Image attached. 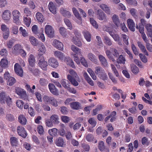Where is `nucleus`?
<instances>
[{
	"instance_id": "obj_14",
	"label": "nucleus",
	"mask_w": 152,
	"mask_h": 152,
	"mask_svg": "<svg viewBox=\"0 0 152 152\" xmlns=\"http://www.w3.org/2000/svg\"><path fill=\"white\" fill-rule=\"evenodd\" d=\"M38 51V58H42V57H43L42 55L45 54L46 51V48L43 43H42L39 47Z\"/></svg>"
},
{
	"instance_id": "obj_46",
	"label": "nucleus",
	"mask_w": 152,
	"mask_h": 152,
	"mask_svg": "<svg viewBox=\"0 0 152 152\" xmlns=\"http://www.w3.org/2000/svg\"><path fill=\"white\" fill-rule=\"evenodd\" d=\"M95 73L98 75H99L101 74L102 73L105 71L102 68L99 66L96 67L95 68Z\"/></svg>"
},
{
	"instance_id": "obj_24",
	"label": "nucleus",
	"mask_w": 152,
	"mask_h": 152,
	"mask_svg": "<svg viewBox=\"0 0 152 152\" xmlns=\"http://www.w3.org/2000/svg\"><path fill=\"white\" fill-rule=\"evenodd\" d=\"M64 59H65V61L67 65H69L73 68H75V67L74 63L70 57H65Z\"/></svg>"
},
{
	"instance_id": "obj_26",
	"label": "nucleus",
	"mask_w": 152,
	"mask_h": 152,
	"mask_svg": "<svg viewBox=\"0 0 152 152\" xmlns=\"http://www.w3.org/2000/svg\"><path fill=\"white\" fill-rule=\"evenodd\" d=\"M18 121L19 123L23 125L26 124L27 120L26 117L23 115H20L18 117Z\"/></svg>"
},
{
	"instance_id": "obj_2",
	"label": "nucleus",
	"mask_w": 152,
	"mask_h": 152,
	"mask_svg": "<svg viewBox=\"0 0 152 152\" xmlns=\"http://www.w3.org/2000/svg\"><path fill=\"white\" fill-rule=\"evenodd\" d=\"M4 78L7 80V85L12 86L16 82L15 78L12 77L10 76L8 72H6L4 74Z\"/></svg>"
},
{
	"instance_id": "obj_18",
	"label": "nucleus",
	"mask_w": 152,
	"mask_h": 152,
	"mask_svg": "<svg viewBox=\"0 0 152 152\" xmlns=\"http://www.w3.org/2000/svg\"><path fill=\"white\" fill-rule=\"evenodd\" d=\"M48 87L50 91L52 93L56 95H58V91L53 84H49L48 85Z\"/></svg>"
},
{
	"instance_id": "obj_60",
	"label": "nucleus",
	"mask_w": 152,
	"mask_h": 152,
	"mask_svg": "<svg viewBox=\"0 0 152 152\" xmlns=\"http://www.w3.org/2000/svg\"><path fill=\"white\" fill-rule=\"evenodd\" d=\"M90 20L91 23L94 27L96 28H98V25L96 21L93 18H90Z\"/></svg>"
},
{
	"instance_id": "obj_8",
	"label": "nucleus",
	"mask_w": 152,
	"mask_h": 152,
	"mask_svg": "<svg viewBox=\"0 0 152 152\" xmlns=\"http://www.w3.org/2000/svg\"><path fill=\"white\" fill-rule=\"evenodd\" d=\"M14 70L15 73L18 75L22 77L23 76V72L20 66L17 63L14 66Z\"/></svg>"
},
{
	"instance_id": "obj_58",
	"label": "nucleus",
	"mask_w": 152,
	"mask_h": 152,
	"mask_svg": "<svg viewBox=\"0 0 152 152\" xmlns=\"http://www.w3.org/2000/svg\"><path fill=\"white\" fill-rule=\"evenodd\" d=\"M11 29L12 30V32L13 34H18V28L17 26L15 25L13 26L11 28Z\"/></svg>"
},
{
	"instance_id": "obj_4",
	"label": "nucleus",
	"mask_w": 152,
	"mask_h": 152,
	"mask_svg": "<svg viewBox=\"0 0 152 152\" xmlns=\"http://www.w3.org/2000/svg\"><path fill=\"white\" fill-rule=\"evenodd\" d=\"M12 15L13 22L16 24L19 23V17L20 15V12L17 10H14L12 13Z\"/></svg>"
},
{
	"instance_id": "obj_42",
	"label": "nucleus",
	"mask_w": 152,
	"mask_h": 152,
	"mask_svg": "<svg viewBox=\"0 0 152 152\" xmlns=\"http://www.w3.org/2000/svg\"><path fill=\"white\" fill-rule=\"evenodd\" d=\"M36 18L39 22L42 23L44 20L43 16L42 14L39 12H37L36 14Z\"/></svg>"
},
{
	"instance_id": "obj_21",
	"label": "nucleus",
	"mask_w": 152,
	"mask_h": 152,
	"mask_svg": "<svg viewBox=\"0 0 152 152\" xmlns=\"http://www.w3.org/2000/svg\"><path fill=\"white\" fill-rule=\"evenodd\" d=\"M127 23L129 29L132 31H135V24L133 20L131 19L127 20Z\"/></svg>"
},
{
	"instance_id": "obj_45",
	"label": "nucleus",
	"mask_w": 152,
	"mask_h": 152,
	"mask_svg": "<svg viewBox=\"0 0 152 152\" xmlns=\"http://www.w3.org/2000/svg\"><path fill=\"white\" fill-rule=\"evenodd\" d=\"M57 132L58 129L55 128L49 129L48 131L49 134L51 136L56 135L57 134Z\"/></svg>"
},
{
	"instance_id": "obj_28",
	"label": "nucleus",
	"mask_w": 152,
	"mask_h": 152,
	"mask_svg": "<svg viewBox=\"0 0 152 152\" xmlns=\"http://www.w3.org/2000/svg\"><path fill=\"white\" fill-rule=\"evenodd\" d=\"M50 120L55 124H58L59 123V118L57 115H52L50 117Z\"/></svg>"
},
{
	"instance_id": "obj_11",
	"label": "nucleus",
	"mask_w": 152,
	"mask_h": 152,
	"mask_svg": "<svg viewBox=\"0 0 152 152\" xmlns=\"http://www.w3.org/2000/svg\"><path fill=\"white\" fill-rule=\"evenodd\" d=\"M52 45L59 50H62L64 49L63 44L57 40H54L53 42Z\"/></svg>"
},
{
	"instance_id": "obj_40",
	"label": "nucleus",
	"mask_w": 152,
	"mask_h": 152,
	"mask_svg": "<svg viewBox=\"0 0 152 152\" xmlns=\"http://www.w3.org/2000/svg\"><path fill=\"white\" fill-rule=\"evenodd\" d=\"M83 34L85 38L88 42L91 41V35L89 32L87 31H84Z\"/></svg>"
},
{
	"instance_id": "obj_53",
	"label": "nucleus",
	"mask_w": 152,
	"mask_h": 152,
	"mask_svg": "<svg viewBox=\"0 0 152 152\" xmlns=\"http://www.w3.org/2000/svg\"><path fill=\"white\" fill-rule=\"evenodd\" d=\"M98 77L100 78L103 80H107L108 79L107 75L105 71L102 73L101 74L99 75Z\"/></svg>"
},
{
	"instance_id": "obj_27",
	"label": "nucleus",
	"mask_w": 152,
	"mask_h": 152,
	"mask_svg": "<svg viewBox=\"0 0 152 152\" xmlns=\"http://www.w3.org/2000/svg\"><path fill=\"white\" fill-rule=\"evenodd\" d=\"M8 96L5 92H2L0 93V102L5 104L6 100Z\"/></svg>"
},
{
	"instance_id": "obj_61",
	"label": "nucleus",
	"mask_w": 152,
	"mask_h": 152,
	"mask_svg": "<svg viewBox=\"0 0 152 152\" xmlns=\"http://www.w3.org/2000/svg\"><path fill=\"white\" fill-rule=\"evenodd\" d=\"M106 53L108 58L111 60L112 61H115V60L113 57L112 56L111 52L109 50H107L106 51Z\"/></svg>"
},
{
	"instance_id": "obj_22",
	"label": "nucleus",
	"mask_w": 152,
	"mask_h": 152,
	"mask_svg": "<svg viewBox=\"0 0 152 152\" xmlns=\"http://www.w3.org/2000/svg\"><path fill=\"white\" fill-rule=\"evenodd\" d=\"M99 59L101 64L104 67H107L108 66V63L105 58L102 55H100L98 56Z\"/></svg>"
},
{
	"instance_id": "obj_23",
	"label": "nucleus",
	"mask_w": 152,
	"mask_h": 152,
	"mask_svg": "<svg viewBox=\"0 0 152 152\" xmlns=\"http://www.w3.org/2000/svg\"><path fill=\"white\" fill-rule=\"evenodd\" d=\"M60 13L64 17L69 18L71 16V14L69 11L66 10L65 9L61 8L60 10Z\"/></svg>"
},
{
	"instance_id": "obj_51",
	"label": "nucleus",
	"mask_w": 152,
	"mask_h": 152,
	"mask_svg": "<svg viewBox=\"0 0 152 152\" xmlns=\"http://www.w3.org/2000/svg\"><path fill=\"white\" fill-rule=\"evenodd\" d=\"M19 30L22 35L24 37H27L28 36V33L26 30L23 27H21L19 28Z\"/></svg>"
},
{
	"instance_id": "obj_32",
	"label": "nucleus",
	"mask_w": 152,
	"mask_h": 152,
	"mask_svg": "<svg viewBox=\"0 0 152 152\" xmlns=\"http://www.w3.org/2000/svg\"><path fill=\"white\" fill-rule=\"evenodd\" d=\"M83 76L87 82L91 86H93L94 83L92 80L88 76V74L86 72H84L83 73Z\"/></svg>"
},
{
	"instance_id": "obj_35",
	"label": "nucleus",
	"mask_w": 152,
	"mask_h": 152,
	"mask_svg": "<svg viewBox=\"0 0 152 152\" xmlns=\"http://www.w3.org/2000/svg\"><path fill=\"white\" fill-rule=\"evenodd\" d=\"M55 143L58 146L63 147L64 143V140L61 137H59L56 140Z\"/></svg>"
},
{
	"instance_id": "obj_5",
	"label": "nucleus",
	"mask_w": 152,
	"mask_h": 152,
	"mask_svg": "<svg viewBox=\"0 0 152 152\" xmlns=\"http://www.w3.org/2000/svg\"><path fill=\"white\" fill-rule=\"evenodd\" d=\"M39 60V62L38 65L42 70H47V67L48 66L47 62L45 60L44 57H42V58H38Z\"/></svg>"
},
{
	"instance_id": "obj_37",
	"label": "nucleus",
	"mask_w": 152,
	"mask_h": 152,
	"mask_svg": "<svg viewBox=\"0 0 152 152\" xmlns=\"http://www.w3.org/2000/svg\"><path fill=\"white\" fill-rule=\"evenodd\" d=\"M131 69L132 72L135 75L137 74L139 72L138 68L134 64L131 65Z\"/></svg>"
},
{
	"instance_id": "obj_17",
	"label": "nucleus",
	"mask_w": 152,
	"mask_h": 152,
	"mask_svg": "<svg viewBox=\"0 0 152 152\" xmlns=\"http://www.w3.org/2000/svg\"><path fill=\"white\" fill-rule=\"evenodd\" d=\"M35 58L34 56L32 54H30L28 58L29 65L31 67L34 66L35 64Z\"/></svg>"
},
{
	"instance_id": "obj_15",
	"label": "nucleus",
	"mask_w": 152,
	"mask_h": 152,
	"mask_svg": "<svg viewBox=\"0 0 152 152\" xmlns=\"http://www.w3.org/2000/svg\"><path fill=\"white\" fill-rule=\"evenodd\" d=\"M111 18L113 22L116 26L118 27L120 25V22L118 15L114 14L111 16Z\"/></svg>"
},
{
	"instance_id": "obj_50",
	"label": "nucleus",
	"mask_w": 152,
	"mask_h": 152,
	"mask_svg": "<svg viewBox=\"0 0 152 152\" xmlns=\"http://www.w3.org/2000/svg\"><path fill=\"white\" fill-rule=\"evenodd\" d=\"M13 48V52L16 54L20 52V50H21V46L19 44L15 45Z\"/></svg>"
},
{
	"instance_id": "obj_20",
	"label": "nucleus",
	"mask_w": 152,
	"mask_h": 152,
	"mask_svg": "<svg viewBox=\"0 0 152 152\" xmlns=\"http://www.w3.org/2000/svg\"><path fill=\"white\" fill-rule=\"evenodd\" d=\"M54 54L56 57L61 60H63L65 57L64 53L60 51H56L54 52Z\"/></svg>"
},
{
	"instance_id": "obj_47",
	"label": "nucleus",
	"mask_w": 152,
	"mask_h": 152,
	"mask_svg": "<svg viewBox=\"0 0 152 152\" xmlns=\"http://www.w3.org/2000/svg\"><path fill=\"white\" fill-rule=\"evenodd\" d=\"M31 19L30 18L27 17H24L23 18V21L24 24L27 27H29L31 23Z\"/></svg>"
},
{
	"instance_id": "obj_7",
	"label": "nucleus",
	"mask_w": 152,
	"mask_h": 152,
	"mask_svg": "<svg viewBox=\"0 0 152 152\" xmlns=\"http://www.w3.org/2000/svg\"><path fill=\"white\" fill-rule=\"evenodd\" d=\"M98 6L107 14L109 15L111 14L110 8L107 4L102 3L99 4Z\"/></svg>"
},
{
	"instance_id": "obj_54",
	"label": "nucleus",
	"mask_w": 152,
	"mask_h": 152,
	"mask_svg": "<svg viewBox=\"0 0 152 152\" xmlns=\"http://www.w3.org/2000/svg\"><path fill=\"white\" fill-rule=\"evenodd\" d=\"M88 122L93 127L96 126L97 123L95 119L94 118H90L88 120Z\"/></svg>"
},
{
	"instance_id": "obj_56",
	"label": "nucleus",
	"mask_w": 152,
	"mask_h": 152,
	"mask_svg": "<svg viewBox=\"0 0 152 152\" xmlns=\"http://www.w3.org/2000/svg\"><path fill=\"white\" fill-rule=\"evenodd\" d=\"M130 13L134 18H136L137 17V10L134 8H131L129 10Z\"/></svg>"
},
{
	"instance_id": "obj_16",
	"label": "nucleus",
	"mask_w": 152,
	"mask_h": 152,
	"mask_svg": "<svg viewBox=\"0 0 152 152\" xmlns=\"http://www.w3.org/2000/svg\"><path fill=\"white\" fill-rule=\"evenodd\" d=\"M71 107L73 110H78L82 108L81 104L78 102H75L70 103Z\"/></svg>"
},
{
	"instance_id": "obj_59",
	"label": "nucleus",
	"mask_w": 152,
	"mask_h": 152,
	"mask_svg": "<svg viewBox=\"0 0 152 152\" xmlns=\"http://www.w3.org/2000/svg\"><path fill=\"white\" fill-rule=\"evenodd\" d=\"M111 66L114 74L117 77L119 76V74L116 68L113 64H111Z\"/></svg>"
},
{
	"instance_id": "obj_52",
	"label": "nucleus",
	"mask_w": 152,
	"mask_h": 152,
	"mask_svg": "<svg viewBox=\"0 0 152 152\" xmlns=\"http://www.w3.org/2000/svg\"><path fill=\"white\" fill-rule=\"evenodd\" d=\"M39 83L41 86H45L48 84V81L45 78H41L39 80Z\"/></svg>"
},
{
	"instance_id": "obj_19",
	"label": "nucleus",
	"mask_w": 152,
	"mask_h": 152,
	"mask_svg": "<svg viewBox=\"0 0 152 152\" xmlns=\"http://www.w3.org/2000/svg\"><path fill=\"white\" fill-rule=\"evenodd\" d=\"M145 28L147 31V34L148 37H152V25L149 23L146 24Z\"/></svg>"
},
{
	"instance_id": "obj_48",
	"label": "nucleus",
	"mask_w": 152,
	"mask_h": 152,
	"mask_svg": "<svg viewBox=\"0 0 152 152\" xmlns=\"http://www.w3.org/2000/svg\"><path fill=\"white\" fill-rule=\"evenodd\" d=\"M87 56L88 58L92 61L95 62L97 60L96 57L92 53H88Z\"/></svg>"
},
{
	"instance_id": "obj_36",
	"label": "nucleus",
	"mask_w": 152,
	"mask_h": 152,
	"mask_svg": "<svg viewBox=\"0 0 152 152\" xmlns=\"http://www.w3.org/2000/svg\"><path fill=\"white\" fill-rule=\"evenodd\" d=\"M15 90L16 93L19 96H22L26 95V91L21 88H17Z\"/></svg>"
},
{
	"instance_id": "obj_3",
	"label": "nucleus",
	"mask_w": 152,
	"mask_h": 152,
	"mask_svg": "<svg viewBox=\"0 0 152 152\" xmlns=\"http://www.w3.org/2000/svg\"><path fill=\"white\" fill-rule=\"evenodd\" d=\"M45 34L48 37L50 38H53L54 35V31L52 27L50 25H47L45 28Z\"/></svg>"
},
{
	"instance_id": "obj_41",
	"label": "nucleus",
	"mask_w": 152,
	"mask_h": 152,
	"mask_svg": "<svg viewBox=\"0 0 152 152\" xmlns=\"http://www.w3.org/2000/svg\"><path fill=\"white\" fill-rule=\"evenodd\" d=\"M126 59L122 55H120L117 59V62L118 64H124L126 61Z\"/></svg>"
},
{
	"instance_id": "obj_64",
	"label": "nucleus",
	"mask_w": 152,
	"mask_h": 152,
	"mask_svg": "<svg viewBox=\"0 0 152 152\" xmlns=\"http://www.w3.org/2000/svg\"><path fill=\"white\" fill-rule=\"evenodd\" d=\"M86 140L88 142H91L94 139V137L91 134H88L86 136Z\"/></svg>"
},
{
	"instance_id": "obj_1",
	"label": "nucleus",
	"mask_w": 152,
	"mask_h": 152,
	"mask_svg": "<svg viewBox=\"0 0 152 152\" xmlns=\"http://www.w3.org/2000/svg\"><path fill=\"white\" fill-rule=\"evenodd\" d=\"M69 72L70 75H68L67 76L68 80L74 86H78L79 83L75 79H77L78 82H80V80L77 74L75 71L72 69L69 70Z\"/></svg>"
},
{
	"instance_id": "obj_29",
	"label": "nucleus",
	"mask_w": 152,
	"mask_h": 152,
	"mask_svg": "<svg viewBox=\"0 0 152 152\" xmlns=\"http://www.w3.org/2000/svg\"><path fill=\"white\" fill-rule=\"evenodd\" d=\"M115 41L118 42L119 45H122V44L119 36L117 34H114L113 33H111L110 35Z\"/></svg>"
},
{
	"instance_id": "obj_38",
	"label": "nucleus",
	"mask_w": 152,
	"mask_h": 152,
	"mask_svg": "<svg viewBox=\"0 0 152 152\" xmlns=\"http://www.w3.org/2000/svg\"><path fill=\"white\" fill-rule=\"evenodd\" d=\"M71 49L76 54L80 55L81 54V50L74 45H72Z\"/></svg>"
},
{
	"instance_id": "obj_13",
	"label": "nucleus",
	"mask_w": 152,
	"mask_h": 152,
	"mask_svg": "<svg viewBox=\"0 0 152 152\" xmlns=\"http://www.w3.org/2000/svg\"><path fill=\"white\" fill-rule=\"evenodd\" d=\"M17 132L19 135L23 138L26 137L27 136V134L24 128L22 126H19L17 127Z\"/></svg>"
},
{
	"instance_id": "obj_44",
	"label": "nucleus",
	"mask_w": 152,
	"mask_h": 152,
	"mask_svg": "<svg viewBox=\"0 0 152 152\" xmlns=\"http://www.w3.org/2000/svg\"><path fill=\"white\" fill-rule=\"evenodd\" d=\"M8 62L7 60L2 59L0 61V65L3 68H6L8 66Z\"/></svg>"
},
{
	"instance_id": "obj_43",
	"label": "nucleus",
	"mask_w": 152,
	"mask_h": 152,
	"mask_svg": "<svg viewBox=\"0 0 152 152\" xmlns=\"http://www.w3.org/2000/svg\"><path fill=\"white\" fill-rule=\"evenodd\" d=\"M72 11L74 15L77 18H78L80 20H81V16L77 9L73 7L72 8Z\"/></svg>"
},
{
	"instance_id": "obj_34",
	"label": "nucleus",
	"mask_w": 152,
	"mask_h": 152,
	"mask_svg": "<svg viewBox=\"0 0 152 152\" xmlns=\"http://www.w3.org/2000/svg\"><path fill=\"white\" fill-rule=\"evenodd\" d=\"M72 41L78 47H80L82 45L81 41L80 39L77 37H73Z\"/></svg>"
},
{
	"instance_id": "obj_55",
	"label": "nucleus",
	"mask_w": 152,
	"mask_h": 152,
	"mask_svg": "<svg viewBox=\"0 0 152 152\" xmlns=\"http://www.w3.org/2000/svg\"><path fill=\"white\" fill-rule=\"evenodd\" d=\"M10 142L12 146L16 145L18 142L17 138L14 137H11Z\"/></svg>"
},
{
	"instance_id": "obj_30",
	"label": "nucleus",
	"mask_w": 152,
	"mask_h": 152,
	"mask_svg": "<svg viewBox=\"0 0 152 152\" xmlns=\"http://www.w3.org/2000/svg\"><path fill=\"white\" fill-rule=\"evenodd\" d=\"M29 71L35 76L38 75L40 73V71L37 68L34 67H29L28 68Z\"/></svg>"
},
{
	"instance_id": "obj_6",
	"label": "nucleus",
	"mask_w": 152,
	"mask_h": 152,
	"mask_svg": "<svg viewBox=\"0 0 152 152\" xmlns=\"http://www.w3.org/2000/svg\"><path fill=\"white\" fill-rule=\"evenodd\" d=\"M97 18L98 19L101 20L107 21L106 15L100 9H99L97 11Z\"/></svg>"
},
{
	"instance_id": "obj_31",
	"label": "nucleus",
	"mask_w": 152,
	"mask_h": 152,
	"mask_svg": "<svg viewBox=\"0 0 152 152\" xmlns=\"http://www.w3.org/2000/svg\"><path fill=\"white\" fill-rule=\"evenodd\" d=\"M48 7L50 11L53 14H56V8L55 5L53 3L50 2L48 5Z\"/></svg>"
},
{
	"instance_id": "obj_49",
	"label": "nucleus",
	"mask_w": 152,
	"mask_h": 152,
	"mask_svg": "<svg viewBox=\"0 0 152 152\" xmlns=\"http://www.w3.org/2000/svg\"><path fill=\"white\" fill-rule=\"evenodd\" d=\"M121 37L123 39V41L125 44L128 45H129L128 41L129 37L125 34H121Z\"/></svg>"
},
{
	"instance_id": "obj_25",
	"label": "nucleus",
	"mask_w": 152,
	"mask_h": 152,
	"mask_svg": "<svg viewBox=\"0 0 152 152\" xmlns=\"http://www.w3.org/2000/svg\"><path fill=\"white\" fill-rule=\"evenodd\" d=\"M138 46L140 48L142 52L148 56V54L145 48V46L143 45L142 43L140 41H138L137 42Z\"/></svg>"
},
{
	"instance_id": "obj_10",
	"label": "nucleus",
	"mask_w": 152,
	"mask_h": 152,
	"mask_svg": "<svg viewBox=\"0 0 152 152\" xmlns=\"http://www.w3.org/2000/svg\"><path fill=\"white\" fill-rule=\"evenodd\" d=\"M11 17V12L9 10H6L2 14V17L5 20L9 21Z\"/></svg>"
},
{
	"instance_id": "obj_62",
	"label": "nucleus",
	"mask_w": 152,
	"mask_h": 152,
	"mask_svg": "<svg viewBox=\"0 0 152 152\" xmlns=\"http://www.w3.org/2000/svg\"><path fill=\"white\" fill-rule=\"evenodd\" d=\"M102 108V106L100 105H98L96 108L93 110V115H96L97 114V113Z\"/></svg>"
},
{
	"instance_id": "obj_63",
	"label": "nucleus",
	"mask_w": 152,
	"mask_h": 152,
	"mask_svg": "<svg viewBox=\"0 0 152 152\" xmlns=\"http://www.w3.org/2000/svg\"><path fill=\"white\" fill-rule=\"evenodd\" d=\"M61 83L62 86L65 88H66L69 86H68L67 83H69L68 80H66L65 79L62 80L61 81Z\"/></svg>"
},
{
	"instance_id": "obj_57",
	"label": "nucleus",
	"mask_w": 152,
	"mask_h": 152,
	"mask_svg": "<svg viewBox=\"0 0 152 152\" xmlns=\"http://www.w3.org/2000/svg\"><path fill=\"white\" fill-rule=\"evenodd\" d=\"M24 13L25 15L27 16H30L31 14V12L28 8H25L23 9Z\"/></svg>"
},
{
	"instance_id": "obj_12",
	"label": "nucleus",
	"mask_w": 152,
	"mask_h": 152,
	"mask_svg": "<svg viewBox=\"0 0 152 152\" xmlns=\"http://www.w3.org/2000/svg\"><path fill=\"white\" fill-rule=\"evenodd\" d=\"M49 65L54 68H56L58 66L57 60L54 58H50L48 61Z\"/></svg>"
},
{
	"instance_id": "obj_39",
	"label": "nucleus",
	"mask_w": 152,
	"mask_h": 152,
	"mask_svg": "<svg viewBox=\"0 0 152 152\" xmlns=\"http://www.w3.org/2000/svg\"><path fill=\"white\" fill-rule=\"evenodd\" d=\"M53 98V97L45 95L43 97V100L46 103L50 104Z\"/></svg>"
},
{
	"instance_id": "obj_9",
	"label": "nucleus",
	"mask_w": 152,
	"mask_h": 152,
	"mask_svg": "<svg viewBox=\"0 0 152 152\" xmlns=\"http://www.w3.org/2000/svg\"><path fill=\"white\" fill-rule=\"evenodd\" d=\"M98 147L99 150L101 152H109V149L106 147L104 142L102 141H100L98 142Z\"/></svg>"
},
{
	"instance_id": "obj_33",
	"label": "nucleus",
	"mask_w": 152,
	"mask_h": 152,
	"mask_svg": "<svg viewBox=\"0 0 152 152\" xmlns=\"http://www.w3.org/2000/svg\"><path fill=\"white\" fill-rule=\"evenodd\" d=\"M29 39L30 43L33 45L37 46L38 45V40L34 37L30 36L29 37Z\"/></svg>"
}]
</instances>
